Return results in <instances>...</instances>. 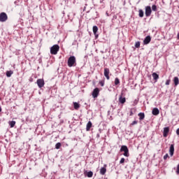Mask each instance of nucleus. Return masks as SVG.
Here are the masks:
<instances>
[{"instance_id": "1", "label": "nucleus", "mask_w": 179, "mask_h": 179, "mask_svg": "<svg viewBox=\"0 0 179 179\" xmlns=\"http://www.w3.org/2000/svg\"><path fill=\"white\" fill-rule=\"evenodd\" d=\"M67 64L69 68L74 66L75 64H76V57H75V56H71L68 59Z\"/></svg>"}, {"instance_id": "2", "label": "nucleus", "mask_w": 179, "mask_h": 179, "mask_svg": "<svg viewBox=\"0 0 179 179\" xmlns=\"http://www.w3.org/2000/svg\"><path fill=\"white\" fill-rule=\"evenodd\" d=\"M59 51V45H53L50 48V54L52 55H57Z\"/></svg>"}, {"instance_id": "3", "label": "nucleus", "mask_w": 179, "mask_h": 179, "mask_svg": "<svg viewBox=\"0 0 179 179\" xmlns=\"http://www.w3.org/2000/svg\"><path fill=\"white\" fill-rule=\"evenodd\" d=\"M120 152H124L123 154L124 156L126 157H129V150H128V147H127V145H122Z\"/></svg>"}, {"instance_id": "4", "label": "nucleus", "mask_w": 179, "mask_h": 179, "mask_svg": "<svg viewBox=\"0 0 179 179\" xmlns=\"http://www.w3.org/2000/svg\"><path fill=\"white\" fill-rule=\"evenodd\" d=\"M6 20H8V15L6 14V13H1L0 22H1V23H3L6 22Z\"/></svg>"}, {"instance_id": "5", "label": "nucleus", "mask_w": 179, "mask_h": 179, "mask_svg": "<svg viewBox=\"0 0 179 179\" xmlns=\"http://www.w3.org/2000/svg\"><path fill=\"white\" fill-rule=\"evenodd\" d=\"M99 94H100V89L99 88H95L92 91V96L94 99H97L99 97Z\"/></svg>"}, {"instance_id": "6", "label": "nucleus", "mask_w": 179, "mask_h": 179, "mask_svg": "<svg viewBox=\"0 0 179 179\" xmlns=\"http://www.w3.org/2000/svg\"><path fill=\"white\" fill-rule=\"evenodd\" d=\"M145 16L146 17H149L150 15H152V7L150 6H145Z\"/></svg>"}, {"instance_id": "7", "label": "nucleus", "mask_w": 179, "mask_h": 179, "mask_svg": "<svg viewBox=\"0 0 179 179\" xmlns=\"http://www.w3.org/2000/svg\"><path fill=\"white\" fill-rule=\"evenodd\" d=\"M36 83L39 87V89H41V87H44V85H45V83L44 82V79H38L36 81Z\"/></svg>"}, {"instance_id": "8", "label": "nucleus", "mask_w": 179, "mask_h": 179, "mask_svg": "<svg viewBox=\"0 0 179 179\" xmlns=\"http://www.w3.org/2000/svg\"><path fill=\"white\" fill-rule=\"evenodd\" d=\"M103 74L104 76L106 78L107 80H110V69L105 68Z\"/></svg>"}, {"instance_id": "9", "label": "nucleus", "mask_w": 179, "mask_h": 179, "mask_svg": "<svg viewBox=\"0 0 179 179\" xmlns=\"http://www.w3.org/2000/svg\"><path fill=\"white\" fill-rule=\"evenodd\" d=\"M107 173V164H104L103 167L100 169V174L104 176Z\"/></svg>"}, {"instance_id": "10", "label": "nucleus", "mask_w": 179, "mask_h": 179, "mask_svg": "<svg viewBox=\"0 0 179 179\" xmlns=\"http://www.w3.org/2000/svg\"><path fill=\"white\" fill-rule=\"evenodd\" d=\"M169 132H170V127H164V132H163L164 138H167L169 135Z\"/></svg>"}, {"instance_id": "11", "label": "nucleus", "mask_w": 179, "mask_h": 179, "mask_svg": "<svg viewBox=\"0 0 179 179\" xmlns=\"http://www.w3.org/2000/svg\"><path fill=\"white\" fill-rule=\"evenodd\" d=\"M169 155L171 157H173L174 156V144H171L169 148Z\"/></svg>"}, {"instance_id": "12", "label": "nucleus", "mask_w": 179, "mask_h": 179, "mask_svg": "<svg viewBox=\"0 0 179 179\" xmlns=\"http://www.w3.org/2000/svg\"><path fill=\"white\" fill-rule=\"evenodd\" d=\"M151 40H152V38L150 37V36H148L145 38L143 43L145 45L149 44L150 43Z\"/></svg>"}, {"instance_id": "13", "label": "nucleus", "mask_w": 179, "mask_h": 179, "mask_svg": "<svg viewBox=\"0 0 179 179\" xmlns=\"http://www.w3.org/2000/svg\"><path fill=\"white\" fill-rule=\"evenodd\" d=\"M152 115H159V114H160V110H159V109L157 108H154L152 109Z\"/></svg>"}, {"instance_id": "14", "label": "nucleus", "mask_w": 179, "mask_h": 179, "mask_svg": "<svg viewBox=\"0 0 179 179\" xmlns=\"http://www.w3.org/2000/svg\"><path fill=\"white\" fill-rule=\"evenodd\" d=\"M119 101H120V103H121V104H124L125 103V101H127V99H125V97H122V95H121L119 97Z\"/></svg>"}, {"instance_id": "15", "label": "nucleus", "mask_w": 179, "mask_h": 179, "mask_svg": "<svg viewBox=\"0 0 179 179\" xmlns=\"http://www.w3.org/2000/svg\"><path fill=\"white\" fill-rule=\"evenodd\" d=\"M92 122L89 121L87 124V126H86V131H90V128H92Z\"/></svg>"}, {"instance_id": "16", "label": "nucleus", "mask_w": 179, "mask_h": 179, "mask_svg": "<svg viewBox=\"0 0 179 179\" xmlns=\"http://www.w3.org/2000/svg\"><path fill=\"white\" fill-rule=\"evenodd\" d=\"M138 117H139L140 121L145 120V113H138Z\"/></svg>"}, {"instance_id": "17", "label": "nucleus", "mask_w": 179, "mask_h": 179, "mask_svg": "<svg viewBox=\"0 0 179 179\" xmlns=\"http://www.w3.org/2000/svg\"><path fill=\"white\" fill-rule=\"evenodd\" d=\"M173 83H174L175 86H178V85H179V79H178V77H174V78H173Z\"/></svg>"}, {"instance_id": "18", "label": "nucleus", "mask_w": 179, "mask_h": 179, "mask_svg": "<svg viewBox=\"0 0 179 179\" xmlns=\"http://www.w3.org/2000/svg\"><path fill=\"white\" fill-rule=\"evenodd\" d=\"M73 107L76 110H79L80 105L78 102H73Z\"/></svg>"}, {"instance_id": "19", "label": "nucleus", "mask_w": 179, "mask_h": 179, "mask_svg": "<svg viewBox=\"0 0 179 179\" xmlns=\"http://www.w3.org/2000/svg\"><path fill=\"white\" fill-rule=\"evenodd\" d=\"M92 30L94 36H96V34H97V31H99V28L97 27V26H94Z\"/></svg>"}, {"instance_id": "20", "label": "nucleus", "mask_w": 179, "mask_h": 179, "mask_svg": "<svg viewBox=\"0 0 179 179\" xmlns=\"http://www.w3.org/2000/svg\"><path fill=\"white\" fill-rule=\"evenodd\" d=\"M152 78H153L154 80H157V79H159V74H157L156 73H153Z\"/></svg>"}, {"instance_id": "21", "label": "nucleus", "mask_w": 179, "mask_h": 179, "mask_svg": "<svg viewBox=\"0 0 179 179\" xmlns=\"http://www.w3.org/2000/svg\"><path fill=\"white\" fill-rule=\"evenodd\" d=\"M13 75V72L12 71H6V76L7 78H10Z\"/></svg>"}, {"instance_id": "22", "label": "nucleus", "mask_w": 179, "mask_h": 179, "mask_svg": "<svg viewBox=\"0 0 179 179\" xmlns=\"http://www.w3.org/2000/svg\"><path fill=\"white\" fill-rule=\"evenodd\" d=\"M9 125L10 126V128H13L15 125H16V122L15 121H10L8 122Z\"/></svg>"}, {"instance_id": "23", "label": "nucleus", "mask_w": 179, "mask_h": 179, "mask_svg": "<svg viewBox=\"0 0 179 179\" xmlns=\"http://www.w3.org/2000/svg\"><path fill=\"white\" fill-rule=\"evenodd\" d=\"M143 15H144L143 10H138V16L140 17H143Z\"/></svg>"}, {"instance_id": "24", "label": "nucleus", "mask_w": 179, "mask_h": 179, "mask_svg": "<svg viewBox=\"0 0 179 179\" xmlns=\"http://www.w3.org/2000/svg\"><path fill=\"white\" fill-rule=\"evenodd\" d=\"M87 176L89 178H92V177H93V172H92V171H89V172L87 173Z\"/></svg>"}, {"instance_id": "25", "label": "nucleus", "mask_w": 179, "mask_h": 179, "mask_svg": "<svg viewBox=\"0 0 179 179\" xmlns=\"http://www.w3.org/2000/svg\"><path fill=\"white\" fill-rule=\"evenodd\" d=\"M115 86L120 85V79L118 78H115Z\"/></svg>"}, {"instance_id": "26", "label": "nucleus", "mask_w": 179, "mask_h": 179, "mask_svg": "<svg viewBox=\"0 0 179 179\" xmlns=\"http://www.w3.org/2000/svg\"><path fill=\"white\" fill-rule=\"evenodd\" d=\"M133 110H134V113H135V111H136V109H135L134 108H133L131 109L130 113H129V115H130V116L134 115V111H133Z\"/></svg>"}, {"instance_id": "27", "label": "nucleus", "mask_w": 179, "mask_h": 179, "mask_svg": "<svg viewBox=\"0 0 179 179\" xmlns=\"http://www.w3.org/2000/svg\"><path fill=\"white\" fill-rule=\"evenodd\" d=\"M152 10H154V12H156V10H157V6L156 5H153L152 6Z\"/></svg>"}, {"instance_id": "28", "label": "nucleus", "mask_w": 179, "mask_h": 179, "mask_svg": "<svg viewBox=\"0 0 179 179\" xmlns=\"http://www.w3.org/2000/svg\"><path fill=\"white\" fill-rule=\"evenodd\" d=\"M61 146H62L61 143H57L55 145L56 149H59V148H61Z\"/></svg>"}, {"instance_id": "29", "label": "nucleus", "mask_w": 179, "mask_h": 179, "mask_svg": "<svg viewBox=\"0 0 179 179\" xmlns=\"http://www.w3.org/2000/svg\"><path fill=\"white\" fill-rule=\"evenodd\" d=\"M124 163H125V158H121V159L120 161V164H124Z\"/></svg>"}, {"instance_id": "30", "label": "nucleus", "mask_w": 179, "mask_h": 179, "mask_svg": "<svg viewBox=\"0 0 179 179\" xmlns=\"http://www.w3.org/2000/svg\"><path fill=\"white\" fill-rule=\"evenodd\" d=\"M169 154H166L164 156V160H167V159H169Z\"/></svg>"}, {"instance_id": "31", "label": "nucleus", "mask_w": 179, "mask_h": 179, "mask_svg": "<svg viewBox=\"0 0 179 179\" xmlns=\"http://www.w3.org/2000/svg\"><path fill=\"white\" fill-rule=\"evenodd\" d=\"M99 85L103 87V86H104V80L99 81Z\"/></svg>"}, {"instance_id": "32", "label": "nucleus", "mask_w": 179, "mask_h": 179, "mask_svg": "<svg viewBox=\"0 0 179 179\" xmlns=\"http://www.w3.org/2000/svg\"><path fill=\"white\" fill-rule=\"evenodd\" d=\"M176 174H179V164H178V166H177Z\"/></svg>"}, {"instance_id": "33", "label": "nucleus", "mask_w": 179, "mask_h": 179, "mask_svg": "<svg viewBox=\"0 0 179 179\" xmlns=\"http://www.w3.org/2000/svg\"><path fill=\"white\" fill-rule=\"evenodd\" d=\"M136 104H138V100L136 99L134 101L133 106H136Z\"/></svg>"}, {"instance_id": "34", "label": "nucleus", "mask_w": 179, "mask_h": 179, "mask_svg": "<svg viewBox=\"0 0 179 179\" xmlns=\"http://www.w3.org/2000/svg\"><path fill=\"white\" fill-rule=\"evenodd\" d=\"M136 124H138V122L136 120H134V122H132L131 125H136Z\"/></svg>"}, {"instance_id": "35", "label": "nucleus", "mask_w": 179, "mask_h": 179, "mask_svg": "<svg viewBox=\"0 0 179 179\" xmlns=\"http://www.w3.org/2000/svg\"><path fill=\"white\" fill-rule=\"evenodd\" d=\"M165 85H170V80H167L165 83Z\"/></svg>"}, {"instance_id": "36", "label": "nucleus", "mask_w": 179, "mask_h": 179, "mask_svg": "<svg viewBox=\"0 0 179 179\" xmlns=\"http://www.w3.org/2000/svg\"><path fill=\"white\" fill-rule=\"evenodd\" d=\"M136 45H141V42H136Z\"/></svg>"}, {"instance_id": "37", "label": "nucleus", "mask_w": 179, "mask_h": 179, "mask_svg": "<svg viewBox=\"0 0 179 179\" xmlns=\"http://www.w3.org/2000/svg\"><path fill=\"white\" fill-rule=\"evenodd\" d=\"M176 134H177V135H179V128L177 129V130H176Z\"/></svg>"}, {"instance_id": "38", "label": "nucleus", "mask_w": 179, "mask_h": 179, "mask_svg": "<svg viewBox=\"0 0 179 179\" xmlns=\"http://www.w3.org/2000/svg\"><path fill=\"white\" fill-rule=\"evenodd\" d=\"M140 45H136V48H139Z\"/></svg>"}, {"instance_id": "39", "label": "nucleus", "mask_w": 179, "mask_h": 179, "mask_svg": "<svg viewBox=\"0 0 179 179\" xmlns=\"http://www.w3.org/2000/svg\"><path fill=\"white\" fill-rule=\"evenodd\" d=\"M96 137H97V138H100V134H97V135H96Z\"/></svg>"}, {"instance_id": "40", "label": "nucleus", "mask_w": 179, "mask_h": 179, "mask_svg": "<svg viewBox=\"0 0 179 179\" xmlns=\"http://www.w3.org/2000/svg\"><path fill=\"white\" fill-rule=\"evenodd\" d=\"M2 111V108L0 107V113Z\"/></svg>"}, {"instance_id": "41", "label": "nucleus", "mask_w": 179, "mask_h": 179, "mask_svg": "<svg viewBox=\"0 0 179 179\" xmlns=\"http://www.w3.org/2000/svg\"><path fill=\"white\" fill-rule=\"evenodd\" d=\"M0 101H1V98H0Z\"/></svg>"}]
</instances>
